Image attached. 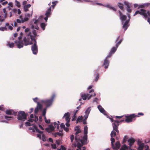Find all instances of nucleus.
Returning <instances> with one entry per match:
<instances>
[{
    "instance_id": "obj_43",
    "label": "nucleus",
    "mask_w": 150,
    "mask_h": 150,
    "mask_svg": "<svg viewBox=\"0 0 150 150\" xmlns=\"http://www.w3.org/2000/svg\"><path fill=\"white\" fill-rule=\"evenodd\" d=\"M148 16L150 17V11H148L147 12H146V14H145V16H144V18L146 19Z\"/></svg>"
},
{
    "instance_id": "obj_61",
    "label": "nucleus",
    "mask_w": 150,
    "mask_h": 150,
    "mask_svg": "<svg viewBox=\"0 0 150 150\" xmlns=\"http://www.w3.org/2000/svg\"><path fill=\"white\" fill-rule=\"evenodd\" d=\"M32 13L31 15H30L29 13H25V17L27 18H30V16H32Z\"/></svg>"
},
{
    "instance_id": "obj_48",
    "label": "nucleus",
    "mask_w": 150,
    "mask_h": 150,
    "mask_svg": "<svg viewBox=\"0 0 150 150\" xmlns=\"http://www.w3.org/2000/svg\"><path fill=\"white\" fill-rule=\"evenodd\" d=\"M118 6L119 7L120 9L122 10H123V5L122 3H118Z\"/></svg>"
},
{
    "instance_id": "obj_20",
    "label": "nucleus",
    "mask_w": 150,
    "mask_h": 150,
    "mask_svg": "<svg viewBox=\"0 0 150 150\" xmlns=\"http://www.w3.org/2000/svg\"><path fill=\"white\" fill-rule=\"evenodd\" d=\"M88 138H86V139H84L83 137L82 138V141L81 142H81V146H83V145L86 144L88 142V141H87Z\"/></svg>"
},
{
    "instance_id": "obj_54",
    "label": "nucleus",
    "mask_w": 150,
    "mask_h": 150,
    "mask_svg": "<svg viewBox=\"0 0 150 150\" xmlns=\"http://www.w3.org/2000/svg\"><path fill=\"white\" fill-rule=\"evenodd\" d=\"M4 118L5 119L8 120H11V119L12 118L11 116H9L7 115H5Z\"/></svg>"
},
{
    "instance_id": "obj_34",
    "label": "nucleus",
    "mask_w": 150,
    "mask_h": 150,
    "mask_svg": "<svg viewBox=\"0 0 150 150\" xmlns=\"http://www.w3.org/2000/svg\"><path fill=\"white\" fill-rule=\"evenodd\" d=\"M46 24L44 23H41L40 24V26L43 30L45 29V27L46 25Z\"/></svg>"
},
{
    "instance_id": "obj_44",
    "label": "nucleus",
    "mask_w": 150,
    "mask_h": 150,
    "mask_svg": "<svg viewBox=\"0 0 150 150\" xmlns=\"http://www.w3.org/2000/svg\"><path fill=\"white\" fill-rule=\"evenodd\" d=\"M42 17V16H40L39 18L38 19L35 20L34 19H33V20L35 21L34 23L35 25H36L39 22V21L41 18Z\"/></svg>"
},
{
    "instance_id": "obj_55",
    "label": "nucleus",
    "mask_w": 150,
    "mask_h": 150,
    "mask_svg": "<svg viewBox=\"0 0 150 150\" xmlns=\"http://www.w3.org/2000/svg\"><path fill=\"white\" fill-rule=\"evenodd\" d=\"M57 3V1L52 2V3L53 4L51 6H51H52V8H54V7L56 5Z\"/></svg>"
},
{
    "instance_id": "obj_15",
    "label": "nucleus",
    "mask_w": 150,
    "mask_h": 150,
    "mask_svg": "<svg viewBox=\"0 0 150 150\" xmlns=\"http://www.w3.org/2000/svg\"><path fill=\"white\" fill-rule=\"evenodd\" d=\"M88 128L87 125H85L84 126V131L83 133L84 135L83 136V137L84 139H86V138H88V136L87 134L88 133Z\"/></svg>"
},
{
    "instance_id": "obj_14",
    "label": "nucleus",
    "mask_w": 150,
    "mask_h": 150,
    "mask_svg": "<svg viewBox=\"0 0 150 150\" xmlns=\"http://www.w3.org/2000/svg\"><path fill=\"white\" fill-rule=\"evenodd\" d=\"M129 22L128 20H126L124 23L123 22V23H122L123 25L122 27L124 29L125 31L126 30L129 26Z\"/></svg>"
},
{
    "instance_id": "obj_57",
    "label": "nucleus",
    "mask_w": 150,
    "mask_h": 150,
    "mask_svg": "<svg viewBox=\"0 0 150 150\" xmlns=\"http://www.w3.org/2000/svg\"><path fill=\"white\" fill-rule=\"evenodd\" d=\"M7 28L6 27H0V30L2 31H4V30H6Z\"/></svg>"
},
{
    "instance_id": "obj_45",
    "label": "nucleus",
    "mask_w": 150,
    "mask_h": 150,
    "mask_svg": "<svg viewBox=\"0 0 150 150\" xmlns=\"http://www.w3.org/2000/svg\"><path fill=\"white\" fill-rule=\"evenodd\" d=\"M15 6L18 8H20L21 6L20 4L19 1H17V0H15Z\"/></svg>"
},
{
    "instance_id": "obj_32",
    "label": "nucleus",
    "mask_w": 150,
    "mask_h": 150,
    "mask_svg": "<svg viewBox=\"0 0 150 150\" xmlns=\"http://www.w3.org/2000/svg\"><path fill=\"white\" fill-rule=\"evenodd\" d=\"M123 3L124 4L126 5V6L127 7L126 10L130 8V7L131 5V4H129L128 2H127L126 1H124Z\"/></svg>"
},
{
    "instance_id": "obj_9",
    "label": "nucleus",
    "mask_w": 150,
    "mask_h": 150,
    "mask_svg": "<svg viewBox=\"0 0 150 150\" xmlns=\"http://www.w3.org/2000/svg\"><path fill=\"white\" fill-rule=\"evenodd\" d=\"M14 43L17 48L19 49L23 47L24 45L23 40H16L15 41Z\"/></svg>"
},
{
    "instance_id": "obj_56",
    "label": "nucleus",
    "mask_w": 150,
    "mask_h": 150,
    "mask_svg": "<svg viewBox=\"0 0 150 150\" xmlns=\"http://www.w3.org/2000/svg\"><path fill=\"white\" fill-rule=\"evenodd\" d=\"M38 120V118L37 116L36 115H34V122H36Z\"/></svg>"
},
{
    "instance_id": "obj_38",
    "label": "nucleus",
    "mask_w": 150,
    "mask_h": 150,
    "mask_svg": "<svg viewBox=\"0 0 150 150\" xmlns=\"http://www.w3.org/2000/svg\"><path fill=\"white\" fill-rule=\"evenodd\" d=\"M115 130H112L110 134V137L112 136V137H115L116 136V133Z\"/></svg>"
},
{
    "instance_id": "obj_18",
    "label": "nucleus",
    "mask_w": 150,
    "mask_h": 150,
    "mask_svg": "<svg viewBox=\"0 0 150 150\" xmlns=\"http://www.w3.org/2000/svg\"><path fill=\"white\" fill-rule=\"evenodd\" d=\"M65 117L66 121L67 122L70 121L71 118L70 117V114L68 112L65 113L63 118Z\"/></svg>"
},
{
    "instance_id": "obj_2",
    "label": "nucleus",
    "mask_w": 150,
    "mask_h": 150,
    "mask_svg": "<svg viewBox=\"0 0 150 150\" xmlns=\"http://www.w3.org/2000/svg\"><path fill=\"white\" fill-rule=\"evenodd\" d=\"M55 96V94L54 93H53L52 95L51 98L50 99L45 100H42L41 102L45 104L46 107H48L52 104L53 100Z\"/></svg>"
},
{
    "instance_id": "obj_5",
    "label": "nucleus",
    "mask_w": 150,
    "mask_h": 150,
    "mask_svg": "<svg viewBox=\"0 0 150 150\" xmlns=\"http://www.w3.org/2000/svg\"><path fill=\"white\" fill-rule=\"evenodd\" d=\"M30 40L28 38L26 37H24L23 39V42L25 46H27L29 45H32L33 42V41H30Z\"/></svg>"
},
{
    "instance_id": "obj_42",
    "label": "nucleus",
    "mask_w": 150,
    "mask_h": 150,
    "mask_svg": "<svg viewBox=\"0 0 150 150\" xmlns=\"http://www.w3.org/2000/svg\"><path fill=\"white\" fill-rule=\"evenodd\" d=\"M148 16L150 17V11H148L147 12H146V14H145V16H144V18L146 19Z\"/></svg>"
},
{
    "instance_id": "obj_25",
    "label": "nucleus",
    "mask_w": 150,
    "mask_h": 150,
    "mask_svg": "<svg viewBox=\"0 0 150 150\" xmlns=\"http://www.w3.org/2000/svg\"><path fill=\"white\" fill-rule=\"evenodd\" d=\"M91 110V109L90 107H88L85 111L84 113L85 114L84 115H86V116H87L88 117Z\"/></svg>"
},
{
    "instance_id": "obj_17",
    "label": "nucleus",
    "mask_w": 150,
    "mask_h": 150,
    "mask_svg": "<svg viewBox=\"0 0 150 150\" xmlns=\"http://www.w3.org/2000/svg\"><path fill=\"white\" fill-rule=\"evenodd\" d=\"M121 144L119 141H117L115 143V144H114V146L112 147L113 149L117 150L119 149L120 146Z\"/></svg>"
},
{
    "instance_id": "obj_33",
    "label": "nucleus",
    "mask_w": 150,
    "mask_h": 150,
    "mask_svg": "<svg viewBox=\"0 0 150 150\" xmlns=\"http://www.w3.org/2000/svg\"><path fill=\"white\" fill-rule=\"evenodd\" d=\"M144 144V143H142V144H140L139 145L138 147L137 148L138 150H142L143 148Z\"/></svg>"
},
{
    "instance_id": "obj_58",
    "label": "nucleus",
    "mask_w": 150,
    "mask_h": 150,
    "mask_svg": "<svg viewBox=\"0 0 150 150\" xmlns=\"http://www.w3.org/2000/svg\"><path fill=\"white\" fill-rule=\"evenodd\" d=\"M82 138L81 139L80 138H78L77 136L75 137V140L76 142H77L78 141L81 142L82 141Z\"/></svg>"
},
{
    "instance_id": "obj_8",
    "label": "nucleus",
    "mask_w": 150,
    "mask_h": 150,
    "mask_svg": "<svg viewBox=\"0 0 150 150\" xmlns=\"http://www.w3.org/2000/svg\"><path fill=\"white\" fill-rule=\"evenodd\" d=\"M27 36L28 37H30V38L31 39V41H33V42H37L35 38L37 36H38V35H37V33L33 35H32L31 32H29L27 34Z\"/></svg>"
},
{
    "instance_id": "obj_51",
    "label": "nucleus",
    "mask_w": 150,
    "mask_h": 150,
    "mask_svg": "<svg viewBox=\"0 0 150 150\" xmlns=\"http://www.w3.org/2000/svg\"><path fill=\"white\" fill-rule=\"evenodd\" d=\"M77 146L78 148V149H80V150H81V147H82L81 145V143L80 142H78L77 144Z\"/></svg>"
},
{
    "instance_id": "obj_37",
    "label": "nucleus",
    "mask_w": 150,
    "mask_h": 150,
    "mask_svg": "<svg viewBox=\"0 0 150 150\" xmlns=\"http://www.w3.org/2000/svg\"><path fill=\"white\" fill-rule=\"evenodd\" d=\"M84 119H83V120L82 122H83V123L84 125H86L87 124V122H86V120L88 118V117L87 116H86V115L84 116Z\"/></svg>"
},
{
    "instance_id": "obj_31",
    "label": "nucleus",
    "mask_w": 150,
    "mask_h": 150,
    "mask_svg": "<svg viewBox=\"0 0 150 150\" xmlns=\"http://www.w3.org/2000/svg\"><path fill=\"white\" fill-rule=\"evenodd\" d=\"M83 119V117L82 115L81 116H80L78 117L76 120V123H77L78 122H82Z\"/></svg>"
},
{
    "instance_id": "obj_28",
    "label": "nucleus",
    "mask_w": 150,
    "mask_h": 150,
    "mask_svg": "<svg viewBox=\"0 0 150 150\" xmlns=\"http://www.w3.org/2000/svg\"><path fill=\"white\" fill-rule=\"evenodd\" d=\"M31 6L30 4H28L26 5H24L23 7V10L25 12H27L28 11V8Z\"/></svg>"
},
{
    "instance_id": "obj_22",
    "label": "nucleus",
    "mask_w": 150,
    "mask_h": 150,
    "mask_svg": "<svg viewBox=\"0 0 150 150\" xmlns=\"http://www.w3.org/2000/svg\"><path fill=\"white\" fill-rule=\"evenodd\" d=\"M129 146H127L125 144H124L121 147L120 149V150H131V149L130 147L129 148Z\"/></svg>"
},
{
    "instance_id": "obj_19",
    "label": "nucleus",
    "mask_w": 150,
    "mask_h": 150,
    "mask_svg": "<svg viewBox=\"0 0 150 150\" xmlns=\"http://www.w3.org/2000/svg\"><path fill=\"white\" fill-rule=\"evenodd\" d=\"M135 142L134 139L133 138H131L128 139L127 142L130 147Z\"/></svg>"
},
{
    "instance_id": "obj_27",
    "label": "nucleus",
    "mask_w": 150,
    "mask_h": 150,
    "mask_svg": "<svg viewBox=\"0 0 150 150\" xmlns=\"http://www.w3.org/2000/svg\"><path fill=\"white\" fill-rule=\"evenodd\" d=\"M150 3H145L144 4H141L139 5L138 8H143L145 6L148 7L150 6Z\"/></svg>"
},
{
    "instance_id": "obj_59",
    "label": "nucleus",
    "mask_w": 150,
    "mask_h": 150,
    "mask_svg": "<svg viewBox=\"0 0 150 150\" xmlns=\"http://www.w3.org/2000/svg\"><path fill=\"white\" fill-rule=\"evenodd\" d=\"M40 110V109L38 108H35L34 110V113L35 114H37L38 112Z\"/></svg>"
},
{
    "instance_id": "obj_36",
    "label": "nucleus",
    "mask_w": 150,
    "mask_h": 150,
    "mask_svg": "<svg viewBox=\"0 0 150 150\" xmlns=\"http://www.w3.org/2000/svg\"><path fill=\"white\" fill-rule=\"evenodd\" d=\"M110 141H111V145L112 147L114 146V143L115 142V139L112 137V136L111 137Z\"/></svg>"
},
{
    "instance_id": "obj_41",
    "label": "nucleus",
    "mask_w": 150,
    "mask_h": 150,
    "mask_svg": "<svg viewBox=\"0 0 150 150\" xmlns=\"http://www.w3.org/2000/svg\"><path fill=\"white\" fill-rule=\"evenodd\" d=\"M148 16L150 17V11H148L147 12H146V14H145V16H144V18L146 19Z\"/></svg>"
},
{
    "instance_id": "obj_50",
    "label": "nucleus",
    "mask_w": 150,
    "mask_h": 150,
    "mask_svg": "<svg viewBox=\"0 0 150 150\" xmlns=\"http://www.w3.org/2000/svg\"><path fill=\"white\" fill-rule=\"evenodd\" d=\"M25 126L26 127L29 126L31 125H34L31 124L30 122H29L28 121H27L25 122Z\"/></svg>"
},
{
    "instance_id": "obj_40",
    "label": "nucleus",
    "mask_w": 150,
    "mask_h": 150,
    "mask_svg": "<svg viewBox=\"0 0 150 150\" xmlns=\"http://www.w3.org/2000/svg\"><path fill=\"white\" fill-rule=\"evenodd\" d=\"M148 16L150 17V11H148L147 12H146V14H145V16H144V18L146 19Z\"/></svg>"
},
{
    "instance_id": "obj_52",
    "label": "nucleus",
    "mask_w": 150,
    "mask_h": 150,
    "mask_svg": "<svg viewBox=\"0 0 150 150\" xmlns=\"http://www.w3.org/2000/svg\"><path fill=\"white\" fill-rule=\"evenodd\" d=\"M9 44V47L10 48H13L14 47V44L13 42H11V43H10L9 42L8 43V45Z\"/></svg>"
},
{
    "instance_id": "obj_29",
    "label": "nucleus",
    "mask_w": 150,
    "mask_h": 150,
    "mask_svg": "<svg viewBox=\"0 0 150 150\" xmlns=\"http://www.w3.org/2000/svg\"><path fill=\"white\" fill-rule=\"evenodd\" d=\"M98 70V69H97L96 70H95L94 71L95 72L94 75L96 76V77L94 81L96 82L98 80L99 77V74L97 72V71Z\"/></svg>"
},
{
    "instance_id": "obj_4",
    "label": "nucleus",
    "mask_w": 150,
    "mask_h": 150,
    "mask_svg": "<svg viewBox=\"0 0 150 150\" xmlns=\"http://www.w3.org/2000/svg\"><path fill=\"white\" fill-rule=\"evenodd\" d=\"M33 44L31 46V49L33 53L36 55L38 51V47L37 44V42H33Z\"/></svg>"
},
{
    "instance_id": "obj_46",
    "label": "nucleus",
    "mask_w": 150,
    "mask_h": 150,
    "mask_svg": "<svg viewBox=\"0 0 150 150\" xmlns=\"http://www.w3.org/2000/svg\"><path fill=\"white\" fill-rule=\"evenodd\" d=\"M3 10L4 13V19L6 18L7 17V12L6 11L5 8H3Z\"/></svg>"
},
{
    "instance_id": "obj_53",
    "label": "nucleus",
    "mask_w": 150,
    "mask_h": 150,
    "mask_svg": "<svg viewBox=\"0 0 150 150\" xmlns=\"http://www.w3.org/2000/svg\"><path fill=\"white\" fill-rule=\"evenodd\" d=\"M22 23H23L27 21L28 20V18H27L25 17L24 18H21Z\"/></svg>"
},
{
    "instance_id": "obj_26",
    "label": "nucleus",
    "mask_w": 150,
    "mask_h": 150,
    "mask_svg": "<svg viewBox=\"0 0 150 150\" xmlns=\"http://www.w3.org/2000/svg\"><path fill=\"white\" fill-rule=\"evenodd\" d=\"M140 15L143 16L144 18L145 14H146V10L143 8H141L140 9Z\"/></svg>"
},
{
    "instance_id": "obj_11",
    "label": "nucleus",
    "mask_w": 150,
    "mask_h": 150,
    "mask_svg": "<svg viewBox=\"0 0 150 150\" xmlns=\"http://www.w3.org/2000/svg\"><path fill=\"white\" fill-rule=\"evenodd\" d=\"M54 127L52 125V123L49 125L48 127L45 129V130L49 133H50L51 132L54 131Z\"/></svg>"
},
{
    "instance_id": "obj_6",
    "label": "nucleus",
    "mask_w": 150,
    "mask_h": 150,
    "mask_svg": "<svg viewBox=\"0 0 150 150\" xmlns=\"http://www.w3.org/2000/svg\"><path fill=\"white\" fill-rule=\"evenodd\" d=\"M81 96V97L82 99L83 100H85L87 99L89 100L91 97L92 96V95H90L88 93L86 94L82 92L80 93Z\"/></svg>"
},
{
    "instance_id": "obj_10",
    "label": "nucleus",
    "mask_w": 150,
    "mask_h": 150,
    "mask_svg": "<svg viewBox=\"0 0 150 150\" xmlns=\"http://www.w3.org/2000/svg\"><path fill=\"white\" fill-rule=\"evenodd\" d=\"M118 13L120 19L122 23H123L124 21L126 20L127 16L126 15L123 14L122 12L120 10L118 11Z\"/></svg>"
},
{
    "instance_id": "obj_30",
    "label": "nucleus",
    "mask_w": 150,
    "mask_h": 150,
    "mask_svg": "<svg viewBox=\"0 0 150 150\" xmlns=\"http://www.w3.org/2000/svg\"><path fill=\"white\" fill-rule=\"evenodd\" d=\"M37 103V105L36 107L37 108H38L40 109V111L42 110V104L40 103L39 102L36 103Z\"/></svg>"
},
{
    "instance_id": "obj_63",
    "label": "nucleus",
    "mask_w": 150,
    "mask_h": 150,
    "mask_svg": "<svg viewBox=\"0 0 150 150\" xmlns=\"http://www.w3.org/2000/svg\"><path fill=\"white\" fill-rule=\"evenodd\" d=\"M122 39L120 40L116 44L115 46L117 47H118L119 45L122 42Z\"/></svg>"
},
{
    "instance_id": "obj_1",
    "label": "nucleus",
    "mask_w": 150,
    "mask_h": 150,
    "mask_svg": "<svg viewBox=\"0 0 150 150\" xmlns=\"http://www.w3.org/2000/svg\"><path fill=\"white\" fill-rule=\"evenodd\" d=\"M28 114L25 113V111H20L18 112L17 116V119L22 122L25 121L27 119Z\"/></svg>"
},
{
    "instance_id": "obj_16",
    "label": "nucleus",
    "mask_w": 150,
    "mask_h": 150,
    "mask_svg": "<svg viewBox=\"0 0 150 150\" xmlns=\"http://www.w3.org/2000/svg\"><path fill=\"white\" fill-rule=\"evenodd\" d=\"M110 62L109 60L107 59V58H105L104 59L103 63L102 64V66L104 65L105 66L104 68L105 69H107L108 67L109 64Z\"/></svg>"
},
{
    "instance_id": "obj_35",
    "label": "nucleus",
    "mask_w": 150,
    "mask_h": 150,
    "mask_svg": "<svg viewBox=\"0 0 150 150\" xmlns=\"http://www.w3.org/2000/svg\"><path fill=\"white\" fill-rule=\"evenodd\" d=\"M117 47H117L116 46L113 47L110 52L114 54L116 51Z\"/></svg>"
},
{
    "instance_id": "obj_21",
    "label": "nucleus",
    "mask_w": 150,
    "mask_h": 150,
    "mask_svg": "<svg viewBox=\"0 0 150 150\" xmlns=\"http://www.w3.org/2000/svg\"><path fill=\"white\" fill-rule=\"evenodd\" d=\"M98 109L99 110L100 112L104 114V113L106 112V111L100 105H99L97 107Z\"/></svg>"
},
{
    "instance_id": "obj_60",
    "label": "nucleus",
    "mask_w": 150,
    "mask_h": 150,
    "mask_svg": "<svg viewBox=\"0 0 150 150\" xmlns=\"http://www.w3.org/2000/svg\"><path fill=\"white\" fill-rule=\"evenodd\" d=\"M51 147H52V148L53 149H56V148H57L56 145L54 143L53 144H51Z\"/></svg>"
},
{
    "instance_id": "obj_39",
    "label": "nucleus",
    "mask_w": 150,
    "mask_h": 150,
    "mask_svg": "<svg viewBox=\"0 0 150 150\" xmlns=\"http://www.w3.org/2000/svg\"><path fill=\"white\" fill-rule=\"evenodd\" d=\"M47 111V108L45 107L43 108V110L41 111H42V116H45L46 115Z\"/></svg>"
},
{
    "instance_id": "obj_62",
    "label": "nucleus",
    "mask_w": 150,
    "mask_h": 150,
    "mask_svg": "<svg viewBox=\"0 0 150 150\" xmlns=\"http://www.w3.org/2000/svg\"><path fill=\"white\" fill-rule=\"evenodd\" d=\"M74 138H75V137H74V135L73 134H71L70 136V139H71V142H72L74 140Z\"/></svg>"
},
{
    "instance_id": "obj_3",
    "label": "nucleus",
    "mask_w": 150,
    "mask_h": 150,
    "mask_svg": "<svg viewBox=\"0 0 150 150\" xmlns=\"http://www.w3.org/2000/svg\"><path fill=\"white\" fill-rule=\"evenodd\" d=\"M136 117H139V116L135 115L134 113L131 114L129 115H126V119L125 120V121L127 123L132 122V119Z\"/></svg>"
},
{
    "instance_id": "obj_12",
    "label": "nucleus",
    "mask_w": 150,
    "mask_h": 150,
    "mask_svg": "<svg viewBox=\"0 0 150 150\" xmlns=\"http://www.w3.org/2000/svg\"><path fill=\"white\" fill-rule=\"evenodd\" d=\"M6 113L8 115H13L14 116H16L17 114V112L14 111L12 109H9L6 111Z\"/></svg>"
},
{
    "instance_id": "obj_64",
    "label": "nucleus",
    "mask_w": 150,
    "mask_h": 150,
    "mask_svg": "<svg viewBox=\"0 0 150 150\" xmlns=\"http://www.w3.org/2000/svg\"><path fill=\"white\" fill-rule=\"evenodd\" d=\"M144 141L146 143H149L150 142V138L146 139Z\"/></svg>"
},
{
    "instance_id": "obj_7",
    "label": "nucleus",
    "mask_w": 150,
    "mask_h": 150,
    "mask_svg": "<svg viewBox=\"0 0 150 150\" xmlns=\"http://www.w3.org/2000/svg\"><path fill=\"white\" fill-rule=\"evenodd\" d=\"M96 5H99L100 6H102L104 7H107L109 8L110 10H112L114 11H116V9L115 8L112 6H111L109 4H106L105 5H104L100 3H95ZM95 4V3H93V4Z\"/></svg>"
},
{
    "instance_id": "obj_23",
    "label": "nucleus",
    "mask_w": 150,
    "mask_h": 150,
    "mask_svg": "<svg viewBox=\"0 0 150 150\" xmlns=\"http://www.w3.org/2000/svg\"><path fill=\"white\" fill-rule=\"evenodd\" d=\"M36 131L37 132H40L41 133L42 132V131H40L38 128V127L35 125H33V128L32 130L33 132H35Z\"/></svg>"
},
{
    "instance_id": "obj_49",
    "label": "nucleus",
    "mask_w": 150,
    "mask_h": 150,
    "mask_svg": "<svg viewBox=\"0 0 150 150\" xmlns=\"http://www.w3.org/2000/svg\"><path fill=\"white\" fill-rule=\"evenodd\" d=\"M38 134H37V137L38 138H39L40 139H41V134H43V132L42 131V133L40 132H38Z\"/></svg>"
},
{
    "instance_id": "obj_24",
    "label": "nucleus",
    "mask_w": 150,
    "mask_h": 150,
    "mask_svg": "<svg viewBox=\"0 0 150 150\" xmlns=\"http://www.w3.org/2000/svg\"><path fill=\"white\" fill-rule=\"evenodd\" d=\"M51 8L50 7L46 11L45 13L46 16L50 17L51 13Z\"/></svg>"
},
{
    "instance_id": "obj_47",
    "label": "nucleus",
    "mask_w": 150,
    "mask_h": 150,
    "mask_svg": "<svg viewBox=\"0 0 150 150\" xmlns=\"http://www.w3.org/2000/svg\"><path fill=\"white\" fill-rule=\"evenodd\" d=\"M53 124L54 125V128H57V129H59L60 124H57L56 122H54L53 123Z\"/></svg>"
},
{
    "instance_id": "obj_13",
    "label": "nucleus",
    "mask_w": 150,
    "mask_h": 150,
    "mask_svg": "<svg viewBox=\"0 0 150 150\" xmlns=\"http://www.w3.org/2000/svg\"><path fill=\"white\" fill-rule=\"evenodd\" d=\"M119 125V124H115V123H112L113 130H115L118 133L119 132V131L118 129Z\"/></svg>"
}]
</instances>
